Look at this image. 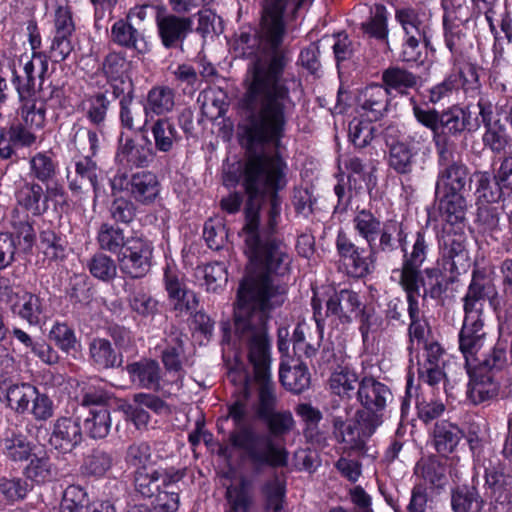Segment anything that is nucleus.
Wrapping results in <instances>:
<instances>
[{"mask_svg":"<svg viewBox=\"0 0 512 512\" xmlns=\"http://www.w3.org/2000/svg\"><path fill=\"white\" fill-rule=\"evenodd\" d=\"M286 170L287 165L278 153L254 155L246 163L244 187L249 201L241 235L245 242V253L257 271L247 273L238 292L244 286L257 290L265 287V297L274 291L275 286H281L287 292L286 286L272 275L287 274L291 257L288 247L270 235L280 219L281 200L277 192L286 186Z\"/></svg>","mask_w":512,"mask_h":512,"instance_id":"1","label":"nucleus"},{"mask_svg":"<svg viewBox=\"0 0 512 512\" xmlns=\"http://www.w3.org/2000/svg\"><path fill=\"white\" fill-rule=\"evenodd\" d=\"M261 289L242 287L234 308L236 329L241 343L248 347V358L254 369L257 398L252 409L260 420L276 411L278 397L270 373V344L266 332L269 312L285 301V291L275 286L268 296Z\"/></svg>","mask_w":512,"mask_h":512,"instance_id":"2","label":"nucleus"},{"mask_svg":"<svg viewBox=\"0 0 512 512\" xmlns=\"http://www.w3.org/2000/svg\"><path fill=\"white\" fill-rule=\"evenodd\" d=\"M284 57L275 54L269 63L257 61L251 69L244 105L249 111L245 134L250 145L279 147L294 103L282 79Z\"/></svg>","mask_w":512,"mask_h":512,"instance_id":"3","label":"nucleus"},{"mask_svg":"<svg viewBox=\"0 0 512 512\" xmlns=\"http://www.w3.org/2000/svg\"><path fill=\"white\" fill-rule=\"evenodd\" d=\"M183 477L175 468L134 472V486L143 497H155L156 512H175L179 507L178 482Z\"/></svg>","mask_w":512,"mask_h":512,"instance_id":"4","label":"nucleus"},{"mask_svg":"<svg viewBox=\"0 0 512 512\" xmlns=\"http://www.w3.org/2000/svg\"><path fill=\"white\" fill-rule=\"evenodd\" d=\"M395 20L403 31L402 60L419 61L433 33L430 13L419 7H401L395 10Z\"/></svg>","mask_w":512,"mask_h":512,"instance_id":"5","label":"nucleus"},{"mask_svg":"<svg viewBox=\"0 0 512 512\" xmlns=\"http://www.w3.org/2000/svg\"><path fill=\"white\" fill-rule=\"evenodd\" d=\"M20 107L18 113L21 123L34 130H40L45 126L46 112L48 109H62L66 106L64 90L49 83L42 84L37 91H29L27 88H18Z\"/></svg>","mask_w":512,"mask_h":512,"instance_id":"6","label":"nucleus"},{"mask_svg":"<svg viewBox=\"0 0 512 512\" xmlns=\"http://www.w3.org/2000/svg\"><path fill=\"white\" fill-rule=\"evenodd\" d=\"M352 223L355 232L366 241L372 255L394 252L404 237L401 223L396 220L382 222L366 209L358 211Z\"/></svg>","mask_w":512,"mask_h":512,"instance_id":"7","label":"nucleus"},{"mask_svg":"<svg viewBox=\"0 0 512 512\" xmlns=\"http://www.w3.org/2000/svg\"><path fill=\"white\" fill-rule=\"evenodd\" d=\"M427 324L423 319L410 320L409 336L410 349H420L422 353L417 359V372L419 379L430 386L437 385L444 378L443 372V351L436 342L426 343L425 336Z\"/></svg>","mask_w":512,"mask_h":512,"instance_id":"8","label":"nucleus"},{"mask_svg":"<svg viewBox=\"0 0 512 512\" xmlns=\"http://www.w3.org/2000/svg\"><path fill=\"white\" fill-rule=\"evenodd\" d=\"M234 446L242 449L255 464L283 467L287 464L288 454L283 447L274 444L270 435H255L242 429L232 435Z\"/></svg>","mask_w":512,"mask_h":512,"instance_id":"9","label":"nucleus"},{"mask_svg":"<svg viewBox=\"0 0 512 512\" xmlns=\"http://www.w3.org/2000/svg\"><path fill=\"white\" fill-rule=\"evenodd\" d=\"M314 0H264L260 39L265 48L276 51L285 34L284 11L291 8L295 14L302 6Z\"/></svg>","mask_w":512,"mask_h":512,"instance_id":"10","label":"nucleus"},{"mask_svg":"<svg viewBox=\"0 0 512 512\" xmlns=\"http://www.w3.org/2000/svg\"><path fill=\"white\" fill-rule=\"evenodd\" d=\"M381 423L382 419L379 415L357 411L353 420L344 422L340 419H335L334 427L338 438L346 445V448L362 451L367 440L374 434Z\"/></svg>","mask_w":512,"mask_h":512,"instance_id":"11","label":"nucleus"},{"mask_svg":"<svg viewBox=\"0 0 512 512\" xmlns=\"http://www.w3.org/2000/svg\"><path fill=\"white\" fill-rule=\"evenodd\" d=\"M438 152V173L435 193L462 194L469 182V168L461 160H450L447 147Z\"/></svg>","mask_w":512,"mask_h":512,"instance_id":"12","label":"nucleus"},{"mask_svg":"<svg viewBox=\"0 0 512 512\" xmlns=\"http://www.w3.org/2000/svg\"><path fill=\"white\" fill-rule=\"evenodd\" d=\"M336 249L339 261L349 276L362 278L374 268L375 255L371 254V250L366 255L365 248L356 246L343 231L338 232Z\"/></svg>","mask_w":512,"mask_h":512,"instance_id":"13","label":"nucleus"},{"mask_svg":"<svg viewBox=\"0 0 512 512\" xmlns=\"http://www.w3.org/2000/svg\"><path fill=\"white\" fill-rule=\"evenodd\" d=\"M153 247L141 237L127 239L124 250L118 256L121 271L131 278L145 276L151 267Z\"/></svg>","mask_w":512,"mask_h":512,"instance_id":"14","label":"nucleus"},{"mask_svg":"<svg viewBox=\"0 0 512 512\" xmlns=\"http://www.w3.org/2000/svg\"><path fill=\"white\" fill-rule=\"evenodd\" d=\"M155 23L161 43L167 49L182 44L193 31V19L191 17L169 13L164 6L157 7Z\"/></svg>","mask_w":512,"mask_h":512,"instance_id":"15","label":"nucleus"},{"mask_svg":"<svg viewBox=\"0 0 512 512\" xmlns=\"http://www.w3.org/2000/svg\"><path fill=\"white\" fill-rule=\"evenodd\" d=\"M164 283L169 303L178 315L196 311L199 304L196 294L187 288L184 276L170 265L165 268Z\"/></svg>","mask_w":512,"mask_h":512,"instance_id":"16","label":"nucleus"},{"mask_svg":"<svg viewBox=\"0 0 512 512\" xmlns=\"http://www.w3.org/2000/svg\"><path fill=\"white\" fill-rule=\"evenodd\" d=\"M365 305L360 295L349 289H341L326 301L325 317L346 325L364 316Z\"/></svg>","mask_w":512,"mask_h":512,"instance_id":"17","label":"nucleus"},{"mask_svg":"<svg viewBox=\"0 0 512 512\" xmlns=\"http://www.w3.org/2000/svg\"><path fill=\"white\" fill-rule=\"evenodd\" d=\"M102 72L107 82L113 88L116 98L126 93H133V86L129 76L131 62L123 52H109L102 63Z\"/></svg>","mask_w":512,"mask_h":512,"instance_id":"18","label":"nucleus"},{"mask_svg":"<svg viewBox=\"0 0 512 512\" xmlns=\"http://www.w3.org/2000/svg\"><path fill=\"white\" fill-rule=\"evenodd\" d=\"M20 70H13L12 83L16 90L18 88H27L29 91L35 89V80H40L39 86L45 85V78L48 73V56L46 53L32 54L31 57L21 56L19 59Z\"/></svg>","mask_w":512,"mask_h":512,"instance_id":"19","label":"nucleus"},{"mask_svg":"<svg viewBox=\"0 0 512 512\" xmlns=\"http://www.w3.org/2000/svg\"><path fill=\"white\" fill-rule=\"evenodd\" d=\"M497 294L495 288L489 281L473 274L472 280L463 297L464 321L472 323L483 322V310L487 298Z\"/></svg>","mask_w":512,"mask_h":512,"instance_id":"20","label":"nucleus"},{"mask_svg":"<svg viewBox=\"0 0 512 512\" xmlns=\"http://www.w3.org/2000/svg\"><path fill=\"white\" fill-rule=\"evenodd\" d=\"M312 305L316 322L314 335L311 334V329L305 322L299 323L292 335L293 350L298 357L315 355L323 338L324 324L321 307L317 304L316 299L312 300Z\"/></svg>","mask_w":512,"mask_h":512,"instance_id":"21","label":"nucleus"},{"mask_svg":"<svg viewBox=\"0 0 512 512\" xmlns=\"http://www.w3.org/2000/svg\"><path fill=\"white\" fill-rule=\"evenodd\" d=\"M469 374L467 397L475 405L495 400L500 392V380L495 373L474 366L466 368Z\"/></svg>","mask_w":512,"mask_h":512,"instance_id":"22","label":"nucleus"},{"mask_svg":"<svg viewBox=\"0 0 512 512\" xmlns=\"http://www.w3.org/2000/svg\"><path fill=\"white\" fill-rule=\"evenodd\" d=\"M357 398L365 412L380 415L387 404L392 401V393L388 386L373 377H363L359 382Z\"/></svg>","mask_w":512,"mask_h":512,"instance_id":"23","label":"nucleus"},{"mask_svg":"<svg viewBox=\"0 0 512 512\" xmlns=\"http://www.w3.org/2000/svg\"><path fill=\"white\" fill-rule=\"evenodd\" d=\"M477 120L472 121V113L468 107L453 105L440 113L439 131L441 142L446 144V136H459L464 131H476Z\"/></svg>","mask_w":512,"mask_h":512,"instance_id":"24","label":"nucleus"},{"mask_svg":"<svg viewBox=\"0 0 512 512\" xmlns=\"http://www.w3.org/2000/svg\"><path fill=\"white\" fill-rule=\"evenodd\" d=\"M358 113L370 121H377L387 111L388 89L380 84H372L360 91L357 97Z\"/></svg>","mask_w":512,"mask_h":512,"instance_id":"25","label":"nucleus"},{"mask_svg":"<svg viewBox=\"0 0 512 512\" xmlns=\"http://www.w3.org/2000/svg\"><path fill=\"white\" fill-rule=\"evenodd\" d=\"M399 134L396 126L390 125L385 129L384 137L389 147L388 164L399 174H409L413 170L416 153H413L406 143L397 140Z\"/></svg>","mask_w":512,"mask_h":512,"instance_id":"26","label":"nucleus"},{"mask_svg":"<svg viewBox=\"0 0 512 512\" xmlns=\"http://www.w3.org/2000/svg\"><path fill=\"white\" fill-rule=\"evenodd\" d=\"M445 45L451 53V59L467 57L473 49V42L467 34L464 21L455 17L443 16Z\"/></svg>","mask_w":512,"mask_h":512,"instance_id":"27","label":"nucleus"},{"mask_svg":"<svg viewBox=\"0 0 512 512\" xmlns=\"http://www.w3.org/2000/svg\"><path fill=\"white\" fill-rule=\"evenodd\" d=\"M75 175L70 172L67 175L70 190L77 195L86 193L93 188L97 195L99 168L90 155L75 160Z\"/></svg>","mask_w":512,"mask_h":512,"instance_id":"28","label":"nucleus"},{"mask_svg":"<svg viewBox=\"0 0 512 512\" xmlns=\"http://www.w3.org/2000/svg\"><path fill=\"white\" fill-rule=\"evenodd\" d=\"M82 438L78 420L71 417H60L53 425L49 442L56 450L68 453L82 442Z\"/></svg>","mask_w":512,"mask_h":512,"instance_id":"29","label":"nucleus"},{"mask_svg":"<svg viewBox=\"0 0 512 512\" xmlns=\"http://www.w3.org/2000/svg\"><path fill=\"white\" fill-rule=\"evenodd\" d=\"M443 257L449 264L447 268L452 274H460L469 266L468 251L465 246V236L463 233L454 231L450 233L444 228L442 238Z\"/></svg>","mask_w":512,"mask_h":512,"instance_id":"30","label":"nucleus"},{"mask_svg":"<svg viewBox=\"0 0 512 512\" xmlns=\"http://www.w3.org/2000/svg\"><path fill=\"white\" fill-rule=\"evenodd\" d=\"M154 157L153 148L148 141L145 145L136 144L130 137L119 139V146L115 156L116 162L124 168L147 166Z\"/></svg>","mask_w":512,"mask_h":512,"instance_id":"31","label":"nucleus"},{"mask_svg":"<svg viewBox=\"0 0 512 512\" xmlns=\"http://www.w3.org/2000/svg\"><path fill=\"white\" fill-rule=\"evenodd\" d=\"M484 323L463 322L459 333V349L465 359V367L470 368L477 362V354L485 342Z\"/></svg>","mask_w":512,"mask_h":512,"instance_id":"32","label":"nucleus"},{"mask_svg":"<svg viewBox=\"0 0 512 512\" xmlns=\"http://www.w3.org/2000/svg\"><path fill=\"white\" fill-rule=\"evenodd\" d=\"M130 196L142 205L154 203L160 193V183L156 174L150 171L134 173L126 183Z\"/></svg>","mask_w":512,"mask_h":512,"instance_id":"33","label":"nucleus"},{"mask_svg":"<svg viewBox=\"0 0 512 512\" xmlns=\"http://www.w3.org/2000/svg\"><path fill=\"white\" fill-rule=\"evenodd\" d=\"M110 40L117 46L133 49L137 53L145 54L150 46L145 37L127 19H118L110 30Z\"/></svg>","mask_w":512,"mask_h":512,"instance_id":"34","label":"nucleus"},{"mask_svg":"<svg viewBox=\"0 0 512 512\" xmlns=\"http://www.w3.org/2000/svg\"><path fill=\"white\" fill-rule=\"evenodd\" d=\"M437 210L442 221L446 225L455 226L458 229L463 224L466 214V200L462 194L435 193Z\"/></svg>","mask_w":512,"mask_h":512,"instance_id":"35","label":"nucleus"},{"mask_svg":"<svg viewBox=\"0 0 512 512\" xmlns=\"http://www.w3.org/2000/svg\"><path fill=\"white\" fill-rule=\"evenodd\" d=\"M130 379L141 388L158 390L162 379V371L157 361L142 359L127 366Z\"/></svg>","mask_w":512,"mask_h":512,"instance_id":"36","label":"nucleus"},{"mask_svg":"<svg viewBox=\"0 0 512 512\" xmlns=\"http://www.w3.org/2000/svg\"><path fill=\"white\" fill-rule=\"evenodd\" d=\"M485 484L491 489V499L495 508L498 506L507 512L512 510L511 480L502 472L495 469H486Z\"/></svg>","mask_w":512,"mask_h":512,"instance_id":"37","label":"nucleus"},{"mask_svg":"<svg viewBox=\"0 0 512 512\" xmlns=\"http://www.w3.org/2000/svg\"><path fill=\"white\" fill-rule=\"evenodd\" d=\"M389 16L390 13L383 4H374L370 8L368 18L362 22L361 30L369 37L389 46Z\"/></svg>","mask_w":512,"mask_h":512,"instance_id":"38","label":"nucleus"},{"mask_svg":"<svg viewBox=\"0 0 512 512\" xmlns=\"http://www.w3.org/2000/svg\"><path fill=\"white\" fill-rule=\"evenodd\" d=\"M15 198L21 207L33 215H40L47 209V199L40 184L23 180L15 191Z\"/></svg>","mask_w":512,"mask_h":512,"instance_id":"39","label":"nucleus"},{"mask_svg":"<svg viewBox=\"0 0 512 512\" xmlns=\"http://www.w3.org/2000/svg\"><path fill=\"white\" fill-rule=\"evenodd\" d=\"M35 445L21 433L6 435L0 442L2 454L11 462H23L33 455Z\"/></svg>","mask_w":512,"mask_h":512,"instance_id":"40","label":"nucleus"},{"mask_svg":"<svg viewBox=\"0 0 512 512\" xmlns=\"http://www.w3.org/2000/svg\"><path fill=\"white\" fill-rule=\"evenodd\" d=\"M463 437V431L455 424L447 421L435 424L433 431L434 447L443 456L453 453Z\"/></svg>","mask_w":512,"mask_h":512,"instance_id":"41","label":"nucleus"},{"mask_svg":"<svg viewBox=\"0 0 512 512\" xmlns=\"http://www.w3.org/2000/svg\"><path fill=\"white\" fill-rule=\"evenodd\" d=\"M452 71L449 76H455L457 88H462L465 92L475 91L479 88L478 68L470 57H461L451 59Z\"/></svg>","mask_w":512,"mask_h":512,"instance_id":"42","label":"nucleus"},{"mask_svg":"<svg viewBox=\"0 0 512 512\" xmlns=\"http://www.w3.org/2000/svg\"><path fill=\"white\" fill-rule=\"evenodd\" d=\"M175 106V92L167 86H155L147 94L143 111L146 117L150 115H165Z\"/></svg>","mask_w":512,"mask_h":512,"instance_id":"43","label":"nucleus"},{"mask_svg":"<svg viewBox=\"0 0 512 512\" xmlns=\"http://www.w3.org/2000/svg\"><path fill=\"white\" fill-rule=\"evenodd\" d=\"M252 481L244 475L226 490L228 509L226 512H248L252 503Z\"/></svg>","mask_w":512,"mask_h":512,"instance_id":"44","label":"nucleus"},{"mask_svg":"<svg viewBox=\"0 0 512 512\" xmlns=\"http://www.w3.org/2000/svg\"><path fill=\"white\" fill-rule=\"evenodd\" d=\"M453 512H481L484 500L474 486H457L451 492Z\"/></svg>","mask_w":512,"mask_h":512,"instance_id":"45","label":"nucleus"},{"mask_svg":"<svg viewBox=\"0 0 512 512\" xmlns=\"http://www.w3.org/2000/svg\"><path fill=\"white\" fill-rule=\"evenodd\" d=\"M227 97L223 90L219 88H208L203 90L197 99L201 107L202 114L209 120H217L222 117L227 110Z\"/></svg>","mask_w":512,"mask_h":512,"instance_id":"46","label":"nucleus"},{"mask_svg":"<svg viewBox=\"0 0 512 512\" xmlns=\"http://www.w3.org/2000/svg\"><path fill=\"white\" fill-rule=\"evenodd\" d=\"M89 354L93 365L100 369L113 368L122 362L110 341L104 338H95L90 342Z\"/></svg>","mask_w":512,"mask_h":512,"instance_id":"47","label":"nucleus"},{"mask_svg":"<svg viewBox=\"0 0 512 512\" xmlns=\"http://www.w3.org/2000/svg\"><path fill=\"white\" fill-rule=\"evenodd\" d=\"M359 382L358 375L353 368L339 366L330 376L329 387L333 394L341 398H350Z\"/></svg>","mask_w":512,"mask_h":512,"instance_id":"48","label":"nucleus"},{"mask_svg":"<svg viewBox=\"0 0 512 512\" xmlns=\"http://www.w3.org/2000/svg\"><path fill=\"white\" fill-rule=\"evenodd\" d=\"M154 139L155 149L160 152H169L179 139L178 131L170 118L157 119L150 128Z\"/></svg>","mask_w":512,"mask_h":512,"instance_id":"49","label":"nucleus"},{"mask_svg":"<svg viewBox=\"0 0 512 512\" xmlns=\"http://www.w3.org/2000/svg\"><path fill=\"white\" fill-rule=\"evenodd\" d=\"M36 390V387L28 383L9 385L5 393L7 405L19 414L27 412L31 401L35 397Z\"/></svg>","mask_w":512,"mask_h":512,"instance_id":"50","label":"nucleus"},{"mask_svg":"<svg viewBox=\"0 0 512 512\" xmlns=\"http://www.w3.org/2000/svg\"><path fill=\"white\" fill-rule=\"evenodd\" d=\"M279 378L282 385L294 393H301L310 385V374L307 367L302 364L293 367L281 365Z\"/></svg>","mask_w":512,"mask_h":512,"instance_id":"51","label":"nucleus"},{"mask_svg":"<svg viewBox=\"0 0 512 512\" xmlns=\"http://www.w3.org/2000/svg\"><path fill=\"white\" fill-rule=\"evenodd\" d=\"M382 80L388 90L391 89L400 94H405L408 89L417 86L419 77L405 69L390 67L383 72Z\"/></svg>","mask_w":512,"mask_h":512,"instance_id":"52","label":"nucleus"},{"mask_svg":"<svg viewBox=\"0 0 512 512\" xmlns=\"http://www.w3.org/2000/svg\"><path fill=\"white\" fill-rule=\"evenodd\" d=\"M87 434L93 439L105 438L111 429L110 412L106 407L91 408L89 416L84 420Z\"/></svg>","mask_w":512,"mask_h":512,"instance_id":"53","label":"nucleus"},{"mask_svg":"<svg viewBox=\"0 0 512 512\" xmlns=\"http://www.w3.org/2000/svg\"><path fill=\"white\" fill-rule=\"evenodd\" d=\"M13 310L30 325H37L40 322V316L44 308L39 296L25 292L19 297L18 302L13 305Z\"/></svg>","mask_w":512,"mask_h":512,"instance_id":"54","label":"nucleus"},{"mask_svg":"<svg viewBox=\"0 0 512 512\" xmlns=\"http://www.w3.org/2000/svg\"><path fill=\"white\" fill-rule=\"evenodd\" d=\"M30 458V462L24 468L23 474L26 479L36 484H44L52 481L57 476L56 468L50 463L46 456L38 457L35 454Z\"/></svg>","mask_w":512,"mask_h":512,"instance_id":"55","label":"nucleus"},{"mask_svg":"<svg viewBox=\"0 0 512 512\" xmlns=\"http://www.w3.org/2000/svg\"><path fill=\"white\" fill-rule=\"evenodd\" d=\"M127 239L121 228L109 223L102 224L97 234V241L100 248L111 253H117L119 251L121 253L126 246Z\"/></svg>","mask_w":512,"mask_h":512,"instance_id":"56","label":"nucleus"},{"mask_svg":"<svg viewBox=\"0 0 512 512\" xmlns=\"http://www.w3.org/2000/svg\"><path fill=\"white\" fill-rule=\"evenodd\" d=\"M183 353V348L178 338H175V343L168 345L162 352V362L166 371L173 376L172 382L178 387L182 386V381L185 372L182 368L180 357Z\"/></svg>","mask_w":512,"mask_h":512,"instance_id":"57","label":"nucleus"},{"mask_svg":"<svg viewBox=\"0 0 512 512\" xmlns=\"http://www.w3.org/2000/svg\"><path fill=\"white\" fill-rule=\"evenodd\" d=\"M32 486L23 478H0V501L13 504L22 501L31 491Z\"/></svg>","mask_w":512,"mask_h":512,"instance_id":"58","label":"nucleus"},{"mask_svg":"<svg viewBox=\"0 0 512 512\" xmlns=\"http://www.w3.org/2000/svg\"><path fill=\"white\" fill-rule=\"evenodd\" d=\"M476 204H493L500 200L504 189L497 184L493 186L490 174L486 171L476 172Z\"/></svg>","mask_w":512,"mask_h":512,"instance_id":"59","label":"nucleus"},{"mask_svg":"<svg viewBox=\"0 0 512 512\" xmlns=\"http://www.w3.org/2000/svg\"><path fill=\"white\" fill-rule=\"evenodd\" d=\"M410 104L412 106L413 114L416 120L421 123L423 126L429 128L433 132V138L436 145L437 150L445 147V143L441 142V134L439 131L440 125V113L435 109H423L415 100L414 97L409 99Z\"/></svg>","mask_w":512,"mask_h":512,"instance_id":"60","label":"nucleus"},{"mask_svg":"<svg viewBox=\"0 0 512 512\" xmlns=\"http://www.w3.org/2000/svg\"><path fill=\"white\" fill-rule=\"evenodd\" d=\"M485 131L482 135L483 145L494 153L503 152L508 145V134L506 127L497 119L493 124L484 126Z\"/></svg>","mask_w":512,"mask_h":512,"instance_id":"61","label":"nucleus"},{"mask_svg":"<svg viewBox=\"0 0 512 512\" xmlns=\"http://www.w3.org/2000/svg\"><path fill=\"white\" fill-rule=\"evenodd\" d=\"M91 275L101 281L109 282L116 277L115 261L103 253H96L87 263Z\"/></svg>","mask_w":512,"mask_h":512,"instance_id":"62","label":"nucleus"},{"mask_svg":"<svg viewBox=\"0 0 512 512\" xmlns=\"http://www.w3.org/2000/svg\"><path fill=\"white\" fill-rule=\"evenodd\" d=\"M49 335L51 340L67 354L75 356L78 352L80 344L76 339L74 331L67 324L55 323Z\"/></svg>","mask_w":512,"mask_h":512,"instance_id":"63","label":"nucleus"},{"mask_svg":"<svg viewBox=\"0 0 512 512\" xmlns=\"http://www.w3.org/2000/svg\"><path fill=\"white\" fill-rule=\"evenodd\" d=\"M30 174L42 183L53 179L57 165L53 158L45 152H38L29 161Z\"/></svg>","mask_w":512,"mask_h":512,"instance_id":"64","label":"nucleus"}]
</instances>
